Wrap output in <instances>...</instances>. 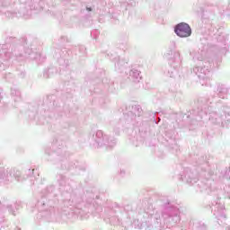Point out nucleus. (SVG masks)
Masks as SVG:
<instances>
[{
  "label": "nucleus",
  "instance_id": "f257e3e1",
  "mask_svg": "<svg viewBox=\"0 0 230 230\" xmlns=\"http://www.w3.org/2000/svg\"><path fill=\"white\" fill-rule=\"evenodd\" d=\"M174 31L178 37H190L191 35V28L187 23H179L175 29Z\"/></svg>",
  "mask_w": 230,
  "mask_h": 230
}]
</instances>
